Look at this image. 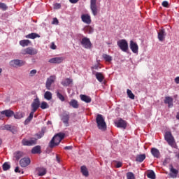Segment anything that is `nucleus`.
I'll return each instance as SVG.
<instances>
[{
  "instance_id": "obj_1",
  "label": "nucleus",
  "mask_w": 179,
  "mask_h": 179,
  "mask_svg": "<svg viewBox=\"0 0 179 179\" xmlns=\"http://www.w3.org/2000/svg\"><path fill=\"white\" fill-rule=\"evenodd\" d=\"M65 138V133H58L56 134L50 142V147L54 148L55 146H58L61 143V141Z\"/></svg>"
},
{
  "instance_id": "obj_2",
  "label": "nucleus",
  "mask_w": 179,
  "mask_h": 179,
  "mask_svg": "<svg viewBox=\"0 0 179 179\" xmlns=\"http://www.w3.org/2000/svg\"><path fill=\"white\" fill-rule=\"evenodd\" d=\"M96 122L98 128L101 131H106V129H107V124L106 123V120H104V117H103V115H97Z\"/></svg>"
},
{
  "instance_id": "obj_3",
  "label": "nucleus",
  "mask_w": 179,
  "mask_h": 179,
  "mask_svg": "<svg viewBox=\"0 0 179 179\" xmlns=\"http://www.w3.org/2000/svg\"><path fill=\"white\" fill-rule=\"evenodd\" d=\"M97 0H90V9L94 16H97V14L100 12V7L96 4Z\"/></svg>"
},
{
  "instance_id": "obj_4",
  "label": "nucleus",
  "mask_w": 179,
  "mask_h": 179,
  "mask_svg": "<svg viewBox=\"0 0 179 179\" xmlns=\"http://www.w3.org/2000/svg\"><path fill=\"white\" fill-rule=\"evenodd\" d=\"M38 52V50L34 48L29 47L21 50L22 55H36Z\"/></svg>"
},
{
  "instance_id": "obj_5",
  "label": "nucleus",
  "mask_w": 179,
  "mask_h": 179,
  "mask_svg": "<svg viewBox=\"0 0 179 179\" xmlns=\"http://www.w3.org/2000/svg\"><path fill=\"white\" fill-rule=\"evenodd\" d=\"M26 65V62L24 60H20L19 59H13L10 62V66L13 68H20Z\"/></svg>"
},
{
  "instance_id": "obj_6",
  "label": "nucleus",
  "mask_w": 179,
  "mask_h": 179,
  "mask_svg": "<svg viewBox=\"0 0 179 179\" xmlns=\"http://www.w3.org/2000/svg\"><path fill=\"white\" fill-rule=\"evenodd\" d=\"M82 37L83 38L80 40L81 45L87 50H90V48H92V42L90 41V38L85 37L83 35Z\"/></svg>"
},
{
  "instance_id": "obj_7",
  "label": "nucleus",
  "mask_w": 179,
  "mask_h": 179,
  "mask_svg": "<svg viewBox=\"0 0 179 179\" xmlns=\"http://www.w3.org/2000/svg\"><path fill=\"white\" fill-rule=\"evenodd\" d=\"M117 45L124 52L128 51V42L125 39H122L117 41Z\"/></svg>"
},
{
  "instance_id": "obj_8",
  "label": "nucleus",
  "mask_w": 179,
  "mask_h": 179,
  "mask_svg": "<svg viewBox=\"0 0 179 179\" xmlns=\"http://www.w3.org/2000/svg\"><path fill=\"white\" fill-rule=\"evenodd\" d=\"M37 143V138H31L29 140L24 138L22 140V145L23 146H33L36 145Z\"/></svg>"
},
{
  "instance_id": "obj_9",
  "label": "nucleus",
  "mask_w": 179,
  "mask_h": 179,
  "mask_svg": "<svg viewBox=\"0 0 179 179\" xmlns=\"http://www.w3.org/2000/svg\"><path fill=\"white\" fill-rule=\"evenodd\" d=\"M164 138H165V141L168 142L170 146H174V137L173 136V134H171V132L166 131L165 133Z\"/></svg>"
},
{
  "instance_id": "obj_10",
  "label": "nucleus",
  "mask_w": 179,
  "mask_h": 179,
  "mask_svg": "<svg viewBox=\"0 0 179 179\" xmlns=\"http://www.w3.org/2000/svg\"><path fill=\"white\" fill-rule=\"evenodd\" d=\"M57 77L55 76H50L48 78H47L45 87L48 90H51V85L55 82Z\"/></svg>"
},
{
  "instance_id": "obj_11",
  "label": "nucleus",
  "mask_w": 179,
  "mask_h": 179,
  "mask_svg": "<svg viewBox=\"0 0 179 179\" xmlns=\"http://www.w3.org/2000/svg\"><path fill=\"white\" fill-rule=\"evenodd\" d=\"M31 107L32 108L31 112L36 113V110H38L40 107V99L36 97L31 103Z\"/></svg>"
},
{
  "instance_id": "obj_12",
  "label": "nucleus",
  "mask_w": 179,
  "mask_h": 179,
  "mask_svg": "<svg viewBox=\"0 0 179 179\" xmlns=\"http://www.w3.org/2000/svg\"><path fill=\"white\" fill-rule=\"evenodd\" d=\"M60 117L63 124H65V125H68V124H69V112L63 113Z\"/></svg>"
},
{
  "instance_id": "obj_13",
  "label": "nucleus",
  "mask_w": 179,
  "mask_h": 179,
  "mask_svg": "<svg viewBox=\"0 0 179 179\" xmlns=\"http://www.w3.org/2000/svg\"><path fill=\"white\" fill-rule=\"evenodd\" d=\"M129 47H130V50H131L134 54H138L139 50V46H138V43H136L134 41H130Z\"/></svg>"
},
{
  "instance_id": "obj_14",
  "label": "nucleus",
  "mask_w": 179,
  "mask_h": 179,
  "mask_svg": "<svg viewBox=\"0 0 179 179\" xmlns=\"http://www.w3.org/2000/svg\"><path fill=\"white\" fill-rule=\"evenodd\" d=\"M151 155H152L153 157L155 159H160L162 157V154L160 153V151L159 149L156 148H151Z\"/></svg>"
},
{
  "instance_id": "obj_15",
  "label": "nucleus",
  "mask_w": 179,
  "mask_h": 179,
  "mask_svg": "<svg viewBox=\"0 0 179 179\" xmlns=\"http://www.w3.org/2000/svg\"><path fill=\"white\" fill-rule=\"evenodd\" d=\"M166 36L167 34H166V31L164 29H159L158 32V39L159 41H164V38H166Z\"/></svg>"
},
{
  "instance_id": "obj_16",
  "label": "nucleus",
  "mask_w": 179,
  "mask_h": 179,
  "mask_svg": "<svg viewBox=\"0 0 179 179\" xmlns=\"http://www.w3.org/2000/svg\"><path fill=\"white\" fill-rule=\"evenodd\" d=\"M170 171H171V173H170V177L171 178H177V176L178 175V170L174 169V167H173V165H171L170 166Z\"/></svg>"
},
{
  "instance_id": "obj_17",
  "label": "nucleus",
  "mask_w": 179,
  "mask_h": 179,
  "mask_svg": "<svg viewBox=\"0 0 179 179\" xmlns=\"http://www.w3.org/2000/svg\"><path fill=\"white\" fill-rule=\"evenodd\" d=\"M81 19L84 23H86L87 24H90L92 23V19L90 17V15L88 14H83L81 15Z\"/></svg>"
},
{
  "instance_id": "obj_18",
  "label": "nucleus",
  "mask_w": 179,
  "mask_h": 179,
  "mask_svg": "<svg viewBox=\"0 0 179 179\" xmlns=\"http://www.w3.org/2000/svg\"><path fill=\"white\" fill-rule=\"evenodd\" d=\"M21 167H27L30 164V158H22L20 161Z\"/></svg>"
},
{
  "instance_id": "obj_19",
  "label": "nucleus",
  "mask_w": 179,
  "mask_h": 179,
  "mask_svg": "<svg viewBox=\"0 0 179 179\" xmlns=\"http://www.w3.org/2000/svg\"><path fill=\"white\" fill-rule=\"evenodd\" d=\"M173 97H171V96L165 97L164 103L168 104V107L169 108L173 107Z\"/></svg>"
},
{
  "instance_id": "obj_20",
  "label": "nucleus",
  "mask_w": 179,
  "mask_h": 179,
  "mask_svg": "<svg viewBox=\"0 0 179 179\" xmlns=\"http://www.w3.org/2000/svg\"><path fill=\"white\" fill-rule=\"evenodd\" d=\"M64 61V57H55L49 59L50 64H61Z\"/></svg>"
},
{
  "instance_id": "obj_21",
  "label": "nucleus",
  "mask_w": 179,
  "mask_h": 179,
  "mask_svg": "<svg viewBox=\"0 0 179 179\" xmlns=\"http://www.w3.org/2000/svg\"><path fill=\"white\" fill-rule=\"evenodd\" d=\"M1 114H4V117H7L8 118H10V117H13L15 115V112L10 110H5L1 111Z\"/></svg>"
},
{
  "instance_id": "obj_22",
  "label": "nucleus",
  "mask_w": 179,
  "mask_h": 179,
  "mask_svg": "<svg viewBox=\"0 0 179 179\" xmlns=\"http://www.w3.org/2000/svg\"><path fill=\"white\" fill-rule=\"evenodd\" d=\"M115 124L117 128H123L124 129L127 128V122L123 120H120L118 122H115Z\"/></svg>"
},
{
  "instance_id": "obj_23",
  "label": "nucleus",
  "mask_w": 179,
  "mask_h": 179,
  "mask_svg": "<svg viewBox=\"0 0 179 179\" xmlns=\"http://www.w3.org/2000/svg\"><path fill=\"white\" fill-rule=\"evenodd\" d=\"M31 153L33 155H38L41 153V147L40 145H36L31 150Z\"/></svg>"
},
{
  "instance_id": "obj_24",
  "label": "nucleus",
  "mask_w": 179,
  "mask_h": 179,
  "mask_svg": "<svg viewBox=\"0 0 179 179\" xmlns=\"http://www.w3.org/2000/svg\"><path fill=\"white\" fill-rule=\"evenodd\" d=\"M146 159V155L142 154V155H138L136 157V162H138V163H142L143 160Z\"/></svg>"
},
{
  "instance_id": "obj_25",
  "label": "nucleus",
  "mask_w": 179,
  "mask_h": 179,
  "mask_svg": "<svg viewBox=\"0 0 179 179\" xmlns=\"http://www.w3.org/2000/svg\"><path fill=\"white\" fill-rule=\"evenodd\" d=\"M69 106L73 107V108H79V103L76 99H71L69 101Z\"/></svg>"
},
{
  "instance_id": "obj_26",
  "label": "nucleus",
  "mask_w": 179,
  "mask_h": 179,
  "mask_svg": "<svg viewBox=\"0 0 179 179\" xmlns=\"http://www.w3.org/2000/svg\"><path fill=\"white\" fill-rule=\"evenodd\" d=\"M61 93H62V90H57L56 91L57 97L59 98V99L61 101H65V96H64V95L61 94Z\"/></svg>"
},
{
  "instance_id": "obj_27",
  "label": "nucleus",
  "mask_w": 179,
  "mask_h": 179,
  "mask_svg": "<svg viewBox=\"0 0 179 179\" xmlns=\"http://www.w3.org/2000/svg\"><path fill=\"white\" fill-rule=\"evenodd\" d=\"M80 97L82 101H85V103H90L92 101V98L89 96L81 94Z\"/></svg>"
},
{
  "instance_id": "obj_28",
  "label": "nucleus",
  "mask_w": 179,
  "mask_h": 179,
  "mask_svg": "<svg viewBox=\"0 0 179 179\" xmlns=\"http://www.w3.org/2000/svg\"><path fill=\"white\" fill-rule=\"evenodd\" d=\"M40 38V35L36 33H31L26 36V38H31V40H34V38Z\"/></svg>"
},
{
  "instance_id": "obj_29",
  "label": "nucleus",
  "mask_w": 179,
  "mask_h": 179,
  "mask_svg": "<svg viewBox=\"0 0 179 179\" xmlns=\"http://www.w3.org/2000/svg\"><path fill=\"white\" fill-rule=\"evenodd\" d=\"M15 120H20L24 117V113L22 112H17L13 115Z\"/></svg>"
},
{
  "instance_id": "obj_30",
  "label": "nucleus",
  "mask_w": 179,
  "mask_h": 179,
  "mask_svg": "<svg viewBox=\"0 0 179 179\" xmlns=\"http://www.w3.org/2000/svg\"><path fill=\"white\" fill-rule=\"evenodd\" d=\"M80 170L84 177H89V171H87V168L85 166H81Z\"/></svg>"
},
{
  "instance_id": "obj_31",
  "label": "nucleus",
  "mask_w": 179,
  "mask_h": 179,
  "mask_svg": "<svg viewBox=\"0 0 179 179\" xmlns=\"http://www.w3.org/2000/svg\"><path fill=\"white\" fill-rule=\"evenodd\" d=\"M96 78L97 79L98 81L100 83L103 82L104 80V76H103V73L96 72L95 73Z\"/></svg>"
},
{
  "instance_id": "obj_32",
  "label": "nucleus",
  "mask_w": 179,
  "mask_h": 179,
  "mask_svg": "<svg viewBox=\"0 0 179 179\" xmlns=\"http://www.w3.org/2000/svg\"><path fill=\"white\" fill-rule=\"evenodd\" d=\"M44 98L45 99V100H51L52 99V93H51V92L50 91L45 92L44 94Z\"/></svg>"
},
{
  "instance_id": "obj_33",
  "label": "nucleus",
  "mask_w": 179,
  "mask_h": 179,
  "mask_svg": "<svg viewBox=\"0 0 179 179\" xmlns=\"http://www.w3.org/2000/svg\"><path fill=\"white\" fill-rule=\"evenodd\" d=\"M34 115V112L31 111L29 117L24 121V125H27V124H29L30 122V121H31V120H33Z\"/></svg>"
},
{
  "instance_id": "obj_34",
  "label": "nucleus",
  "mask_w": 179,
  "mask_h": 179,
  "mask_svg": "<svg viewBox=\"0 0 179 179\" xmlns=\"http://www.w3.org/2000/svg\"><path fill=\"white\" fill-rule=\"evenodd\" d=\"M31 41L29 40H22L20 41V45H22V47H27V45H29L31 44Z\"/></svg>"
},
{
  "instance_id": "obj_35",
  "label": "nucleus",
  "mask_w": 179,
  "mask_h": 179,
  "mask_svg": "<svg viewBox=\"0 0 179 179\" xmlns=\"http://www.w3.org/2000/svg\"><path fill=\"white\" fill-rule=\"evenodd\" d=\"M72 83V79L66 78L62 81V86H69Z\"/></svg>"
},
{
  "instance_id": "obj_36",
  "label": "nucleus",
  "mask_w": 179,
  "mask_h": 179,
  "mask_svg": "<svg viewBox=\"0 0 179 179\" xmlns=\"http://www.w3.org/2000/svg\"><path fill=\"white\" fill-rule=\"evenodd\" d=\"M102 57L103 59L106 61V62H111L113 61V57L107 54H103Z\"/></svg>"
},
{
  "instance_id": "obj_37",
  "label": "nucleus",
  "mask_w": 179,
  "mask_h": 179,
  "mask_svg": "<svg viewBox=\"0 0 179 179\" xmlns=\"http://www.w3.org/2000/svg\"><path fill=\"white\" fill-rule=\"evenodd\" d=\"M16 160H19L21 157H23V152L17 151L14 154Z\"/></svg>"
},
{
  "instance_id": "obj_38",
  "label": "nucleus",
  "mask_w": 179,
  "mask_h": 179,
  "mask_svg": "<svg viewBox=\"0 0 179 179\" xmlns=\"http://www.w3.org/2000/svg\"><path fill=\"white\" fill-rule=\"evenodd\" d=\"M84 30H85V31H86L89 34H92V33H93V31H94V29L90 26L85 27L84 28Z\"/></svg>"
},
{
  "instance_id": "obj_39",
  "label": "nucleus",
  "mask_w": 179,
  "mask_h": 179,
  "mask_svg": "<svg viewBox=\"0 0 179 179\" xmlns=\"http://www.w3.org/2000/svg\"><path fill=\"white\" fill-rule=\"evenodd\" d=\"M147 177L150 179H156V174L155 171H151L147 174Z\"/></svg>"
},
{
  "instance_id": "obj_40",
  "label": "nucleus",
  "mask_w": 179,
  "mask_h": 179,
  "mask_svg": "<svg viewBox=\"0 0 179 179\" xmlns=\"http://www.w3.org/2000/svg\"><path fill=\"white\" fill-rule=\"evenodd\" d=\"M127 96L131 100H135V95L134 94V93H132V91H131V90L129 89L127 90Z\"/></svg>"
},
{
  "instance_id": "obj_41",
  "label": "nucleus",
  "mask_w": 179,
  "mask_h": 179,
  "mask_svg": "<svg viewBox=\"0 0 179 179\" xmlns=\"http://www.w3.org/2000/svg\"><path fill=\"white\" fill-rule=\"evenodd\" d=\"M12 127V125L10 124H5V125H3L0 127V129H2V131H10V127Z\"/></svg>"
},
{
  "instance_id": "obj_42",
  "label": "nucleus",
  "mask_w": 179,
  "mask_h": 179,
  "mask_svg": "<svg viewBox=\"0 0 179 179\" xmlns=\"http://www.w3.org/2000/svg\"><path fill=\"white\" fill-rule=\"evenodd\" d=\"M45 174H47V171L45 170V169L42 168L38 171V176H45Z\"/></svg>"
},
{
  "instance_id": "obj_43",
  "label": "nucleus",
  "mask_w": 179,
  "mask_h": 179,
  "mask_svg": "<svg viewBox=\"0 0 179 179\" xmlns=\"http://www.w3.org/2000/svg\"><path fill=\"white\" fill-rule=\"evenodd\" d=\"M49 107L50 106L45 101H43L41 104V108H42V110H45L46 108H49Z\"/></svg>"
},
{
  "instance_id": "obj_44",
  "label": "nucleus",
  "mask_w": 179,
  "mask_h": 179,
  "mask_svg": "<svg viewBox=\"0 0 179 179\" xmlns=\"http://www.w3.org/2000/svg\"><path fill=\"white\" fill-rule=\"evenodd\" d=\"M2 167H3V170L4 171H7V170H9V169H10V165L9 164V163L5 162V163L3 164Z\"/></svg>"
},
{
  "instance_id": "obj_45",
  "label": "nucleus",
  "mask_w": 179,
  "mask_h": 179,
  "mask_svg": "<svg viewBox=\"0 0 179 179\" xmlns=\"http://www.w3.org/2000/svg\"><path fill=\"white\" fill-rule=\"evenodd\" d=\"M127 179H135V175L132 172H128L127 173Z\"/></svg>"
},
{
  "instance_id": "obj_46",
  "label": "nucleus",
  "mask_w": 179,
  "mask_h": 179,
  "mask_svg": "<svg viewBox=\"0 0 179 179\" xmlns=\"http://www.w3.org/2000/svg\"><path fill=\"white\" fill-rule=\"evenodd\" d=\"M9 131L10 132H12V134H17V128L15 126H11Z\"/></svg>"
},
{
  "instance_id": "obj_47",
  "label": "nucleus",
  "mask_w": 179,
  "mask_h": 179,
  "mask_svg": "<svg viewBox=\"0 0 179 179\" xmlns=\"http://www.w3.org/2000/svg\"><path fill=\"white\" fill-rule=\"evenodd\" d=\"M0 9L2 10H6L8 9V6L4 3H0Z\"/></svg>"
},
{
  "instance_id": "obj_48",
  "label": "nucleus",
  "mask_w": 179,
  "mask_h": 179,
  "mask_svg": "<svg viewBox=\"0 0 179 179\" xmlns=\"http://www.w3.org/2000/svg\"><path fill=\"white\" fill-rule=\"evenodd\" d=\"M38 139H41L44 136V130H42L41 132L36 134Z\"/></svg>"
},
{
  "instance_id": "obj_49",
  "label": "nucleus",
  "mask_w": 179,
  "mask_h": 179,
  "mask_svg": "<svg viewBox=\"0 0 179 179\" xmlns=\"http://www.w3.org/2000/svg\"><path fill=\"white\" fill-rule=\"evenodd\" d=\"M115 166H116L117 169H120V167H122V162L119 161H115Z\"/></svg>"
},
{
  "instance_id": "obj_50",
  "label": "nucleus",
  "mask_w": 179,
  "mask_h": 179,
  "mask_svg": "<svg viewBox=\"0 0 179 179\" xmlns=\"http://www.w3.org/2000/svg\"><path fill=\"white\" fill-rule=\"evenodd\" d=\"M36 73H37V70L33 69V70H31V71L29 72V76H30L31 78H33V76H36Z\"/></svg>"
},
{
  "instance_id": "obj_51",
  "label": "nucleus",
  "mask_w": 179,
  "mask_h": 179,
  "mask_svg": "<svg viewBox=\"0 0 179 179\" xmlns=\"http://www.w3.org/2000/svg\"><path fill=\"white\" fill-rule=\"evenodd\" d=\"M162 6H164V8H169V1H163Z\"/></svg>"
},
{
  "instance_id": "obj_52",
  "label": "nucleus",
  "mask_w": 179,
  "mask_h": 179,
  "mask_svg": "<svg viewBox=\"0 0 179 179\" xmlns=\"http://www.w3.org/2000/svg\"><path fill=\"white\" fill-rule=\"evenodd\" d=\"M58 23H59V22L58 21V19H57L56 17L53 18L52 24H58Z\"/></svg>"
},
{
  "instance_id": "obj_53",
  "label": "nucleus",
  "mask_w": 179,
  "mask_h": 179,
  "mask_svg": "<svg viewBox=\"0 0 179 179\" xmlns=\"http://www.w3.org/2000/svg\"><path fill=\"white\" fill-rule=\"evenodd\" d=\"M61 8V4L60 3H55V9H59Z\"/></svg>"
},
{
  "instance_id": "obj_54",
  "label": "nucleus",
  "mask_w": 179,
  "mask_h": 179,
  "mask_svg": "<svg viewBox=\"0 0 179 179\" xmlns=\"http://www.w3.org/2000/svg\"><path fill=\"white\" fill-rule=\"evenodd\" d=\"M50 48L52 50H56L57 49V45H55V44L54 43H52Z\"/></svg>"
},
{
  "instance_id": "obj_55",
  "label": "nucleus",
  "mask_w": 179,
  "mask_h": 179,
  "mask_svg": "<svg viewBox=\"0 0 179 179\" xmlns=\"http://www.w3.org/2000/svg\"><path fill=\"white\" fill-rule=\"evenodd\" d=\"M73 147L72 146H66L64 147L65 150H72Z\"/></svg>"
},
{
  "instance_id": "obj_56",
  "label": "nucleus",
  "mask_w": 179,
  "mask_h": 179,
  "mask_svg": "<svg viewBox=\"0 0 179 179\" xmlns=\"http://www.w3.org/2000/svg\"><path fill=\"white\" fill-rule=\"evenodd\" d=\"M174 81L176 83V85H179V76L175 78Z\"/></svg>"
},
{
  "instance_id": "obj_57",
  "label": "nucleus",
  "mask_w": 179,
  "mask_h": 179,
  "mask_svg": "<svg viewBox=\"0 0 179 179\" xmlns=\"http://www.w3.org/2000/svg\"><path fill=\"white\" fill-rule=\"evenodd\" d=\"M5 118V115L2 114V111L0 112V120H3Z\"/></svg>"
},
{
  "instance_id": "obj_58",
  "label": "nucleus",
  "mask_w": 179,
  "mask_h": 179,
  "mask_svg": "<svg viewBox=\"0 0 179 179\" xmlns=\"http://www.w3.org/2000/svg\"><path fill=\"white\" fill-rule=\"evenodd\" d=\"M56 160L57 163H61V159H59V157H58V155H56Z\"/></svg>"
},
{
  "instance_id": "obj_59",
  "label": "nucleus",
  "mask_w": 179,
  "mask_h": 179,
  "mask_svg": "<svg viewBox=\"0 0 179 179\" xmlns=\"http://www.w3.org/2000/svg\"><path fill=\"white\" fill-rule=\"evenodd\" d=\"M79 0H69L71 3H76Z\"/></svg>"
},
{
  "instance_id": "obj_60",
  "label": "nucleus",
  "mask_w": 179,
  "mask_h": 179,
  "mask_svg": "<svg viewBox=\"0 0 179 179\" xmlns=\"http://www.w3.org/2000/svg\"><path fill=\"white\" fill-rule=\"evenodd\" d=\"M15 173H20V172H21L20 170H19V167H18V166H17V167L15 169Z\"/></svg>"
},
{
  "instance_id": "obj_61",
  "label": "nucleus",
  "mask_w": 179,
  "mask_h": 179,
  "mask_svg": "<svg viewBox=\"0 0 179 179\" xmlns=\"http://www.w3.org/2000/svg\"><path fill=\"white\" fill-rule=\"evenodd\" d=\"M2 145V139L0 138V146Z\"/></svg>"
},
{
  "instance_id": "obj_62",
  "label": "nucleus",
  "mask_w": 179,
  "mask_h": 179,
  "mask_svg": "<svg viewBox=\"0 0 179 179\" xmlns=\"http://www.w3.org/2000/svg\"><path fill=\"white\" fill-rule=\"evenodd\" d=\"M2 73V69L0 68V74Z\"/></svg>"
},
{
  "instance_id": "obj_63",
  "label": "nucleus",
  "mask_w": 179,
  "mask_h": 179,
  "mask_svg": "<svg viewBox=\"0 0 179 179\" xmlns=\"http://www.w3.org/2000/svg\"><path fill=\"white\" fill-rule=\"evenodd\" d=\"M94 69H97V66H95Z\"/></svg>"
}]
</instances>
